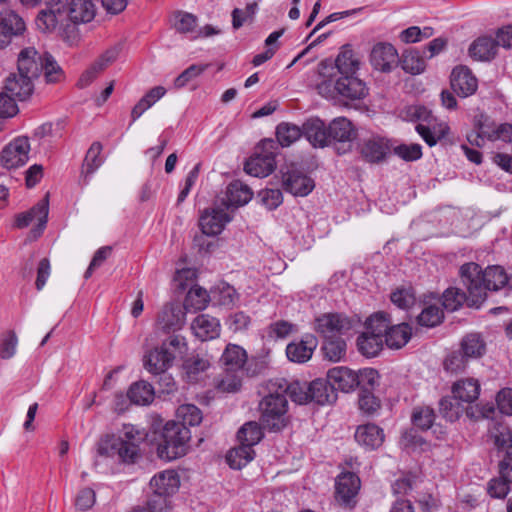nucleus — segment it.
I'll list each match as a JSON object with an SVG mask.
<instances>
[{
    "instance_id": "obj_1",
    "label": "nucleus",
    "mask_w": 512,
    "mask_h": 512,
    "mask_svg": "<svg viewBox=\"0 0 512 512\" xmlns=\"http://www.w3.org/2000/svg\"><path fill=\"white\" fill-rule=\"evenodd\" d=\"M459 277L462 285L469 291V305L476 308L485 301L488 291H499L508 282V275L502 266L491 265L482 269L475 262L461 265Z\"/></svg>"
},
{
    "instance_id": "obj_2",
    "label": "nucleus",
    "mask_w": 512,
    "mask_h": 512,
    "mask_svg": "<svg viewBox=\"0 0 512 512\" xmlns=\"http://www.w3.org/2000/svg\"><path fill=\"white\" fill-rule=\"evenodd\" d=\"M147 433L131 424L123 425L120 436L105 435L97 443V454L103 457L118 456L124 463H135L139 458V445Z\"/></svg>"
},
{
    "instance_id": "obj_3",
    "label": "nucleus",
    "mask_w": 512,
    "mask_h": 512,
    "mask_svg": "<svg viewBox=\"0 0 512 512\" xmlns=\"http://www.w3.org/2000/svg\"><path fill=\"white\" fill-rule=\"evenodd\" d=\"M262 399L258 404L260 423L269 432H280L289 423L288 401L285 395L277 390L272 392L270 380L265 381L259 389Z\"/></svg>"
},
{
    "instance_id": "obj_4",
    "label": "nucleus",
    "mask_w": 512,
    "mask_h": 512,
    "mask_svg": "<svg viewBox=\"0 0 512 512\" xmlns=\"http://www.w3.org/2000/svg\"><path fill=\"white\" fill-rule=\"evenodd\" d=\"M191 432L183 424L169 421L163 427L157 446V454L163 460H174L184 456L189 448Z\"/></svg>"
},
{
    "instance_id": "obj_5",
    "label": "nucleus",
    "mask_w": 512,
    "mask_h": 512,
    "mask_svg": "<svg viewBox=\"0 0 512 512\" xmlns=\"http://www.w3.org/2000/svg\"><path fill=\"white\" fill-rule=\"evenodd\" d=\"M377 378L378 373L374 369H365L357 374L347 367H334L327 373L328 382L334 392L336 390L349 392L363 381H367L370 386H373Z\"/></svg>"
},
{
    "instance_id": "obj_6",
    "label": "nucleus",
    "mask_w": 512,
    "mask_h": 512,
    "mask_svg": "<svg viewBox=\"0 0 512 512\" xmlns=\"http://www.w3.org/2000/svg\"><path fill=\"white\" fill-rule=\"evenodd\" d=\"M276 149L277 145L272 139H264L257 146L256 152L244 165L247 174L254 177H266L276 168Z\"/></svg>"
},
{
    "instance_id": "obj_7",
    "label": "nucleus",
    "mask_w": 512,
    "mask_h": 512,
    "mask_svg": "<svg viewBox=\"0 0 512 512\" xmlns=\"http://www.w3.org/2000/svg\"><path fill=\"white\" fill-rule=\"evenodd\" d=\"M181 482H148L144 489L147 494V507L151 512H171L173 498L179 491Z\"/></svg>"
},
{
    "instance_id": "obj_8",
    "label": "nucleus",
    "mask_w": 512,
    "mask_h": 512,
    "mask_svg": "<svg viewBox=\"0 0 512 512\" xmlns=\"http://www.w3.org/2000/svg\"><path fill=\"white\" fill-rule=\"evenodd\" d=\"M49 213V199L48 194L38 201L28 211L18 213L15 215L14 227L17 229H23L29 226L32 222L37 221V225L31 229L30 236L33 239H37L43 233Z\"/></svg>"
},
{
    "instance_id": "obj_9",
    "label": "nucleus",
    "mask_w": 512,
    "mask_h": 512,
    "mask_svg": "<svg viewBox=\"0 0 512 512\" xmlns=\"http://www.w3.org/2000/svg\"><path fill=\"white\" fill-rule=\"evenodd\" d=\"M313 328L323 339L346 336L352 329V321L344 314L324 313L315 318Z\"/></svg>"
},
{
    "instance_id": "obj_10",
    "label": "nucleus",
    "mask_w": 512,
    "mask_h": 512,
    "mask_svg": "<svg viewBox=\"0 0 512 512\" xmlns=\"http://www.w3.org/2000/svg\"><path fill=\"white\" fill-rule=\"evenodd\" d=\"M30 143L27 137L11 141L1 152V163L7 169L23 166L29 159Z\"/></svg>"
},
{
    "instance_id": "obj_11",
    "label": "nucleus",
    "mask_w": 512,
    "mask_h": 512,
    "mask_svg": "<svg viewBox=\"0 0 512 512\" xmlns=\"http://www.w3.org/2000/svg\"><path fill=\"white\" fill-rule=\"evenodd\" d=\"M26 30L23 18L15 11L4 9L0 12V49L7 47L14 37Z\"/></svg>"
},
{
    "instance_id": "obj_12",
    "label": "nucleus",
    "mask_w": 512,
    "mask_h": 512,
    "mask_svg": "<svg viewBox=\"0 0 512 512\" xmlns=\"http://www.w3.org/2000/svg\"><path fill=\"white\" fill-rule=\"evenodd\" d=\"M282 183L285 191L294 196H307L314 189V181L294 165L282 171Z\"/></svg>"
},
{
    "instance_id": "obj_13",
    "label": "nucleus",
    "mask_w": 512,
    "mask_h": 512,
    "mask_svg": "<svg viewBox=\"0 0 512 512\" xmlns=\"http://www.w3.org/2000/svg\"><path fill=\"white\" fill-rule=\"evenodd\" d=\"M270 387L272 392L279 390L285 397L290 399L297 404H307L310 402V389L309 383L293 381L289 382L284 378L270 379Z\"/></svg>"
},
{
    "instance_id": "obj_14",
    "label": "nucleus",
    "mask_w": 512,
    "mask_h": 512,
    "mask_svg": "<svg viewBox=\"0 0 512 512\" xmlns=\"http://www.w3.org/2000/svg\"><path fill=\"white\" fill-rule=\"evenodd\" d=\"M451 89L460 97L473 95L478 88V80L466 66L455 67L450 76Z\"/></svg>"
},
{
    "instance_id": "obj_15",
    "label": "nucleus",
    "mask_w": 512,
    "mask_h": 512,
    "mask_svg": "<svg viewBox=\"0 0 512 512\" xmlns=\"http://www.w3.org/2000/svg\"><path fill=\"white\" fill-rule=\"evenodd\" d=\"M372 66L381 72H390L399 62L398 52L390 43H377L370 54Z\"/></svg>"
},
{
    "instance_id": "obj_16",
    "label": "nucleus",
    "mask_w": 512,
    "mask_h": 512,
    "mask_svg": "<svg viewBox=\"0 0 512 512\" xmlns=\"http://www.w3.org/2000/svg\"><path fill=\"white\" fill-rule=\"evenodd\" d=\"M336 92L348 100H361L368 95L366 83L355 75H342L334 83Z\"/></svg>"
},
{
    "instance_id": "obj_17",
    "label": "nucleus",
    "mask_w": 512,
    "mask_h": 512,
    "mask_svg": "<svg viewBox=\"0 0 512 512\" xmlns=\"http://www.w3.org/2000/svg\"><path fill=\"white\" fill-rule=\"evenodd\" d=\"M317 346V337L313 334H305L300 340L292 341L287 345V358L294 363H305L311 359Z\"/></svg>"
},
{
    "instance_id": "obj_18",
    "label": "nucleus",
    "mask_w": 512,
    "mask_h": 512,
    "mask_svg": "<svg viewBox=\"0 0 512 512\" xmlns=\"http://www.w3.org/2000/svg\"><path fill=\"white\" fill-rule=\"evenodd\" d=\"M43 61L44 55L39 54L35 48H24L18 55V72L34 81V79L38 78L43 71Z\"/></svg>"
},
{
    "instance_id": "obj_19",
    "label": "nucleus",
    "mask_w": 512,
    "mask_h": 512,
    "mask_svg": "<svg viewBox=\"0 0 512 512\" xmlns=\"http://www.w3.org/2000/svg\"><path fill=\"white\" fill-rule=\"evenodd\" d=\"M65 19L72 24L88 23L96 14L93 0H71L68 4L63 3Z\"/></svg>"
},
{
    "instance_id": "obj_20",
    "label": "nucleus",
    "mask_w": 512,
    "mask_h": 512,
    "mask_svg": "<svg viewBox=\"0 0 512 512\" xmlns=\"http://www.w3.org/2000/svg\"><path fill=\"white\" fill-rule=\"evenodd\" d=\"M185 324V312L178 304H166L157 317L156 325L164 332H175Z\"/></svg>"
},
{
    "instance_id": "obj_21",
    "label": "nucleus",
    "mask_w": 512,
    "mask_h": 512,
    "mask_svg": "<svg viewBox=\"0 0 512 512\" xmlns=\"http://www.w3.org/2000/svg\"><path fill=\"white\" fill-rule=\"evenodd\" d=\"M228 213L221 208L207 209L200 217L199 225L201 231L207 236H216L222 232L225 225L230 222Z\"/></svg>"
},
{
    "instance_id": "obj_22",
    "label": "nucleus",
    "mask_w": 512,
    "mask_h": 512,
    "mask_svg": "<svg viewBox=\"0 0 512 512\" xmlns=\"http://www.w3.org/2000/svg\"><path fill=\"white\" fill-rule=\"evenodd\" d=\"M65 20V11L63 2H51L47 7L41 10L35 20L36 26L42 32L53 31L58 25H62Z\"/></svg>"
},
{
    "instance_id": "obj_23",
    "label": "nucleus",
    "mask_w": 512,
    "mask_h": 512,
    "mask_svg": "<svg viewBox=\"0 0 512 512\" xmlns=\"http://www.w3.org/2000/svg\"><path fill=\"white\" fill-rule=\"evenodd\" d=\"M174 359L175 353L159 346L145 355L144 366L148 372L158 375L166 372L172 366Z\"/></svg>"
},
{
    "instance_id": "obj_24",
    "label": "nucleus",
    "mask_w": 512,
    "mask_h": 512,
    "mask_svg": "<svg viewBox=\"0 0 512 512\" xmlns=\"http://www.w3.org/2000/svg\"><path fill=\"white\" fill-rule=\"evenodd\" d=\"M119 50L114 47L105 51L88 69L80 76L77 85L85 88L90 85L93 80L104 71L118 57Z\"/></svg>"
},
{
    "instance_id": "obj_25",
    "label": "nucleus",
    "mask_w": 512,
    "mask_h": 512,
    "mask_svg": "<svg viewBox=\"0 0 512 512\" xmlns=\"http://www.w3.org/2000/svg\"><path fill=\"white\" fill-rule=\"evenodd\" d=\"M194 335L201 341H208L219 337L221 332L220 321L208 314L198 315L191 324Z\"/></svg>"
},
{
    "instance_id": "obj_26",
    "label": "nucleus",
    "mask_w": 512,
    "mask_h": 512,
    "mask_svg": "<svg viewBox=\"0 0 512 512\" xmlns=\"http://www.w3.org/2000/svg\"><path fill=\"white\" fill-rule=\"evenodd\" d=\"M303 136L315 148H324L330 145L328 127L319 118L308 119L303 124Z\"/></svg>"
},
{
    "instance_id": "obj_27",
    "label": "nucleus",
    "mask_w": 512,
    "mask_h": 512,
    "mask_svg": "<svg viewBox=\"0 0 512 512\" xmlns=\"http://www.w3.org/2000/svg\"><path fill=\"white\" fill-rule=\"evenodd\" d=\"M209 367L210 362L205 356L190 355L182 364L183 378L189 383H196L204 378Z\"/></svg>"
},
{
    "instance_id": "obj_28",
    "label": "nucleus",
    "mask_w": 512,
    "mask_h": 512,
    "mask_svg": "<svg viewBox=\"0 0 512 512\" xmlns=\"http://www.w3.org/2000/svg\"><path fill=\"white\" fill-rule=\"evenodd\" d=\"M5 92L9 93L11 96L17 98L18 100H25L28 98L33 90L34 84L29 77L24 76L20 72L13 73L9 77H7L4 85Z\"/></svg>"
},
{
    "instance_id": "obj_29",
    "label": "nucleus",
    "mask_w": 512,
    "mask_h": 512,
    "mask_svg": "<svg viewBox=\"0 0 512 512\" xmlns=\"http://www.w3.org/2000/svg\"><path fill=\"white\" fill-rule=\"evenodd\" d=\"M225 372H242L247 361L246 351L239 345L228 344L220 358Z\"/></svg>"
},
{
    "instance_id": "obj_30",
    "label": "nucleus",
    "mask_w": 512,
    "mask_h": 512,
    "mask_svg": "<svg viewBox=\"0 0 512 512\" xmlns=\"http://www.w3.org/2000/svg\"><path fill=\"white\" fill-rule=\"evenodd\" d=\"M355 440L367 449H376L384 441L383 430L375 424H364L358 426L355 432Z\"/></svg>"
},
{
    "instance_id": "obj_31",
    "label": "nucleus",
    "mask_w": 512,
    "mask_h": 512,
    "mask_svg": "<svg viewBox=\"0 0 512 512\" xmlns=\"http://www.w3.org/2000/svg\"><path fill=\"white\" fill-rule=\"evenodd\" d=\"M498 43L492 37H479L469 47V55L477 61H490L497 53Z\"/></svg>"
},
{
    "instance_id": "obj_32",
    "label": "nucleus",
    "mask_w": 512,
    "mask_h": 512,
    "mask_svg": "<svg viewBox=\"0 0 512 512\" xmlns=\"http://www.w3.org/2000/svg\"><path fill=\"white\" fill-rule=\"evenodd\" d=\"M389 151L388 143L381 137H371L361 146V155L370 163L383 161Z\"/></svg>"
},
{
    "instance_id": "obj_33",
    "label": "nucleus",
    "mask_w": 512,
    "mask_h": 512,
    "mask_svg": "<svg viewBox=\"0 0 512 512\" xmlns=\"http://www.w3.org/2000/svg\"><path fill=\"white\" fill-rule=\"evenodd\" d=\"M455 399L466 403H472L480 394V383L475 378H465L456 381L452 386Z\"/></svg>"
},
{
    "instance_id": "obj_34",
    "label": "nucleus",
    "mask_w": 512,
    "mask_h": 512,
    "mask_svg": "<svg viewBox=\"0 0 512 512\" xmlns=\"http://www.w3.org/2000/svg\"><path fill=\"white\" fill-rule=\"evenodd\" d=\"M310 402L319 405L331 404L336 401L337 393L328 382V379H316L309 383Z\"/></svg>"
},
{
    "instance_id": "obj_35",
    "label": "nucleus",
    "mask_w": 512,
    "mask_h": 512,
    "mask_svg": "<svg viewBox=\"0 0 512 512\" xmlns=\"http://www.w3.org/2000/svg\"><path fill=\"white\" fill-rule=\"evenodd\" d=\"M330 144L332 141L350 142L356 137L355 129L350 120L338 117L332 120L328 126Z\"/></svg>"
},
{
    "instance_id": "obj_36",
    "label": "nucleus",
    "mask_w": 512,
    "mask_h": 512,
    "mask_svg": "<svg viewBox=\"0 0 512 512\" xmlns=\"http://www.w3.org/2000/svg\"><path fill=\"white\" fill-rule=\"evenodd\" d=\"M488 437L498 451H504L505 455L512 454V430L507 425L494 423L489 428Z\"/></svg>"
},
{
    "instance_id": "obj_37",
    "label": "nucleus",
    "mask_w": 512,
    "mask_h": 512,
    "mask_svg": "<svg viewBox=\"0 0 512 512\" xmlns=\"http://www.w3.org/2000/svg\"><path fill=\"white\" fill-rule=\"evenodd\" d=\"M345 336L323 339L321 352L323 358L330 362H340L346 356L347 344Z\"/></svg>"
},
{
    "instance_id": "obj_38",
    "label": "nucleus",
    "mask_w": 512,
    "mask_h": 512,
    "mask_svg": "<svg viewBox=\"0 0 512 512\" xmlns=\"http://www.w3.org/2000/svg\"><path fill=\"white\" fill-rule=\"evenodd\" d=\"M229 206L239 207L247 204L253 196L250 187L240 180L232 181L226 191Z\"/></svg>"
},
{
    "instance_id": "obj_39",
    "label": "nucleus",
    "mask_w": 512,
    "mask_h": 512,
    "mask_svg": "<svg viewBox=\"0 0 512 512\" xmlns=\"http://www.w3.org/2000/svg\"><path fill=\"white\" fill-rule=\"evenodd\" d=\"M412 329L407 323L391 325L385 337L386 345L391 349H400L410 340Z\"/></svg>"
},
{
    "instance_id": "obj_40",
    "label": "nucleus",
    "mask_w": 512,
    "mask_h": 512,
    "mask_svg": "<svg viewBox=\"0 0 512 512\" xmlns=\"http://www.w3.org/2000/svg\"><path fill=\"white\" fill-rule=\"evenodd\" d=\"M361 482H335V499L342 505L354 507Z\"/></svg>"
},
{
    "instance_id": "obj_41",
    "label": "nucleus",
    "mask_w": 512,
    "mask_h": 512,
    "mask_svg": "<svg viewBox=\"0 0 512 512\" xmlns=\"http://www.w3.org/2000/svg\"><path fill=\"white\" fill-rule=\"evenodd\" d=\"M262 425L255 421L245 423L237 432L239 443L253 448L263 438Z\"/></svg>"
},
{
    "instance_id": "obj_42",
    "label": "nucleus",
    "mask_w": 512,
    "mask_h": 512,
    "mask_svg": "<svg viewBox=\"0 0 512 512\" xmlns=\"http://www.w3.org/2000/svg\"><path fill=\"white\" fill-rule=\"evenodd\" d=\"M101 151V143L94 142L85 155L82 165V175L84 176V181L86 183L88 182V177H90L103 163V160L100 157Z\"/></svg>"
},
{
    "instance_id": "obj_43",
    "label": "nucleus",
    "mask_w": 512,
    "mask_h": 512,
    "mask_svg": "<svg viewBox=\"0 0 512 512\" xmlns=\"http://www.w3.org/2000/svg\"><path fill=\"white\" fill-rule=\"evenodd\" d=\"M460 350L468 359L479 358L486 351V344L477 333L467 334L461 341Z\"/></svg>"
},
{
    "instance_id": "obj_44",
    "label": "nucleus",
    "mask_w": 512,
    "mask_h": 512,
    "mask_svg": "<svg viewBox=\"0 0 512 512\" xmlns=\"http://www.w3.org/2000/svg\"><path fill=\"white\" fill-rule=\"evenodd\" d=\"M127 397L134 404L147 405L154 399V390L151 384L139 381L130 386Z\"/></svg>"
},
{
    "instance_id": "obj_45",
    "label": "nucleus",
    "mask_w": 512,
    "mask_h": 512,
    "mask_svg": "<svg viewBox=\"0 0 512 512\" xmlns=\"http://www.w3.org/2000/svg\"><path fill=\"white\" fill-rule=\"evenodd\" d=\"M335 65L342 75H355L357 70L359 69V61L355 57V54L352 49L347 46H344L340 53L338 54Z\"/></svg>"
},
{
    "instance_id": "obj_46",
    "label": "nucleus",
    "mask_w": 512,
    "mask_h": 512,
    "mask_svg": "<svg viewBox=\"0 0 512 512\" xmlns=\"http://www.w3.org/2000/svg\"><path fill=\"white\" fill-rule=\"evenodd\" d=\"M383 341L385 340L380 336L365 331L358 336L357 347L361 354L367 357H374L381 351Z\"/></svg>"
},
{
    "instance_id": "obj_47",
    "label": "nucleus",
    "mask_w": 512,
    "mask_h": 512,
    "mask_svg": "<svg viewBox=\"0 0 512 512\" xmlns=\"http://www.w3.org/2000/svg\"><path fill=\"white\" fill-rule=\"evenodd\" d=\"M467 303L469 307V291H462L456 287H450L446 289L442 295V305L448 311H456L464 303Z\"/></svg>"
},
{
    "instance_id": "obj_48",
    "label": "nucleus",
    "mask_w": 512,
    "mask_h": 512,
    "mask_svg": "<svg viewBox=\"0 0 512 512\" xmlns=\"http://www.w3.org/2000/svg\"><path fill=\"white\" fill-rule=\"evenodd\" d=\"M303 135V126L282 122L276 128V137L282 147H288Z\"/></svg>"
},
{
    "instance_id": "obj_49",
    "label": "nucleus",
    "mask_w": 512,
    "mask_h": 512,
    "mask_svg": "<svg viewBox=\"0 0 512 512\" xmlns=\"http://www.w3.org/2000/svg\"><path fill=\"white\" fill-rule=\"evenodd\" d=\"M391 327L390 315L385 312H377L366 321V332L378 335L385 339L387 330Z\"/></svg>"
},
{
    "instance_id": "obj_50",
    "label": "nucleus",
    "mask_w": 512,
    "mask_h": 512,
    "mask_svg": "<svg viewBox=\"0 0 512 512\" xmlns=\"http://www.w3.org/2000/svg\"><path fill=\"white\" fill-rule=\"evenodd\" d=\"M254 456L255 452L253 448H250L240 443L238 447L232 449L227 454L226 460L231 468L241 469L243 466L247 465L250 461H252Z\"/></svg>"
},
{
    "instance_id": "obj_51",
    "label": "nucleus",
    "mask_w": 512,
    "mask_h": 512,
    "mask_svg": "<svg viewBox=\"0 0 512 512\" xmlns=\"http://www.w3.org/2000/svg\"><path fill=\"white\" fill-rule=\"evenodd\" d=\"M176 423L183 424L184 426H197L202 421L201 410L193 404L180 405L176 410Z\"/></svg>"
},
{
    "instance_id": "obj_52",
    "label": "nucleus",
    "mask_w": 512,
    "mask_h": 512,
    "mask_svg": "<svg viewBox=\"0 0 512 512\" xmlns=\"http://www.w3.org/2000/svg\"><path fill=\"white\" fill-rule=\"evenodd\" d=\"M210 299L211 296L205 289L194 286L188 291L185 297L184 307L195 311L203 310L207 307Z\"/></svg>"
},
{
    "instance_id": "obj_53",
    "label": "nucleus",
    "mask_w": 512,
    "mask_h": 512,
    "mask_svg": "<svg viewBox=\"0 0 512 512\" xmlns=\"http://www.w3.org/2000/svg\"><path fill=\"white\" fill-rule=\"evenodd\" d=\"M401 66L406 72L415 75L425 70L426 63L417 50H409L402 55Z\"/></svg>"
},
{
    "instance_id": "obj_54",
    "label": "nucleus",
    "mask_w": 512,
    "mask_h": 512,
    "mask_svg": "<svg viewBox=\"0 0 512 512\" xmlns=\"http://www.w3.org/2000/svg\"><path fill=\"white\" fill-rule=\"evenodd\" d=\"M211 299L221 306H233L238 298L236 290L229 284H221L211 291Z\"/></svg>"
},
{
    "instance_id": "obj_55",
    "label": "nucleus",
    "mask_w": 512,
    "mask_h": 512,
    "mask_svg": "<svg viewBox=\"0 0 512 512\" xmlns=\"http://www.w3.org/2000/svg\"><path fill=\"white\" fill-rule=\"evenodd\" d=\"M341 472L335 480H361L364 477L362 473V464L357 458L349 457L341 464Z\"/></svg>"
},
{
    "instance_id": "obj_56",
    "label": "nucleus",
    "mask_w": 512,
    "mask_h": 512,
    "mask_svg": "<svg viewBox=\"0 0 512 512\" xmlns=\"http://www.w3.org/2000/svg\"><path fill=\"white\" fill-rule=\"evenodd\" d=\"M444 318L442 309L437 305L426 306L417 317L418 324L423 327H435Z\"/></svg>"
},
{
    "instance_id": "obj_57",
    "label": "nucleus",
    "mask_w": 512,
    "mask_h": 512,
    "mask_svg": "<svg viewBox=\"0 0 512 512\" xmlns=\"http://www.w3.org/2000/svg\"><path fill=\"white\" fill-rule=\"evenodd\" d=\"M456 400L454 397H444L439 403L440 414L450 422L458 420L464 411L463 406Z\"/></svg>"
},
{
    "instance_id": "obj_58",
    "label": "nucleus",
    "mask_w": 512,
    "mask_h": 512,
    "mask_svg": "<svg viewBox=\"0 0 512 512\" xmlns=\"http://www.w3.org/2000/svg\"><path fill=\"white\" fill-rule=\"evenodd\" d=\"M209 64H192L186 68L176 79L174 80V87L181 89L185 87L189 82L203 74L209 67Z\"/></svg>"
},
{
    "instance_id": "obj_59",
    "label": "nucleus",
    "mask_w": 512,
    "mask_h": 512,
    "mask_svg": "<svg viewBox=\"0 0 512 512\" xmlns=\"http://www.w3.org/2000/svg\"><path fill=\"white\" fill-rule=\"evenodd\" d=\"M434 421L435 413L432 408L427 406L414 408L412 422L416 427L427 430L432 427Z\"/></svg>"
},
{
    "instance_id": "obj_60",
    "label": "nucleus",
    "mask_w": 512,
    "mask_h": 512,
    "mask_svg": "<svg viewBox=\"0 0 512 512\" xmlns=\"http://www.w3.org/2000/svg\"><path fill=\"white\" fill-rule=\"evenodd\" d=\"M43 71L46 82L48 83H57L64 79L62 68L57 64L54 58L47 53L44 54Z\"/></svg>"
},
{
    "instance_id": "obj_61",
    "label": "nucleus",
    "mask_w": 512,
    "mask_h": 512,
    "mask_svg": "<svg viewBox=\"0 0 512 512\" xmlns=\"http://www.w3.org/2000/svg\"><path fill=\"white\" fill-rule=\"evenodd\" d=\"M468 360L461 350L453 351L445 358L444 368L452 373L462 372L467 367Z\"/></svg>"
},
{
    "instance_id": "obj_62",
    "label": "nucleus",
    "mask_w": 512,
    "mask_h": 512,
    "mask_svg": "<svg viewBox=\"0 0 512 512\" xmlns=\"http://www.w3.org/2000/svg\"><path fill=\"white\" fill-rule=\"evenodd\" d=\"M394 154L403 159L404 161H416L422 157V146L417 143L401 144L396 146Z\"/></svg>"
},
{
    "instance_id": "obj_63",
    "label": "nucleus",
    "mask_w": 512,
    "mask_h": 512,
    "mask_svg": "<svg viewBox=\"0 0 512 512\" xmlns=\"http://www.w3.org/2000/svg\"><path fill=\"white\" fill-rule=\"evenodd\" d=\"M415 129L429 146H434L445 136L447 127L436 130L435 128L431 129L429 126L419 123L416 125Z\"/></svg>"
},
{
    "instance_id": "obj_64",
    "label": "nucleus",
    "mask_w": 512,
    "mask_h": 512,
    "mask_svg": "<svg viewBox=\"0 0 512 512\" xmlns=\"http://www.w3.org/2000/svg\"><path fill=\"white\" fill-rule=\"evenodd\" d=\"M497 127L498 125L485 115L477 117L474 123V128L477 129L488 141H495Z\"/></svg>"
}]
</instances>
